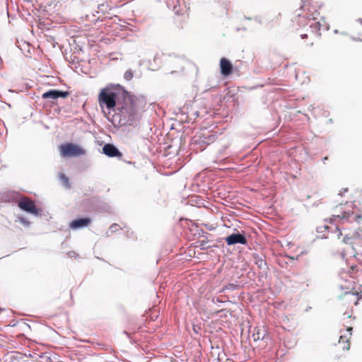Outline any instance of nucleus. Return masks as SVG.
<instances>
[{
  "mask_svg": "<svg viewBox=\"0 0 362 362\" xmlns=\"http://www.w3.org/2000/svg\"><path fill=\"white\" fill-rule=\"evenodd\" d=\"M138 98L129 94L119 84H110L102 88L98 95L101 108L106 107L109 112H114L113 122L120 127L139 125Z\"/></svg>",
  "mask_w": 362,
  "mask_h": 362,
  "instance_id": "nucleus-1",
  "label": "nucleus"
},
{
  "mask_svg": "<svg viewBox=\"0 0 362 362\" xmlns=\"http://www.w3.org/2000/svg\"><path fill=\"white\" fill-rule=\"evenodd\" d=\"M353 203L351 202L346 201L344 204L341 202L337 205L335 210L339 211L341 214L333 215V219H339L343 223H352L357 222L360 223L362 220V216L355 214L352 209Z\"/></svg>",
  "mask_w": 362,
  "mask_h": 362,
  "instance_id": "nucleus-2",
  "label": "nucleus"
},
{
  "mask_svg": "<svg viewBox=\"0 0 362 362\" xmlns=\"http://www.w3.org/2000/svg\"><path fill=\"white\" fill-rule=\"evenodd\" d=\"M60 153L63 157H77L86 154V151L76 144L71 143L62 145Z\"/></svg>",
  "mask_w": 362,
  "mask_h": 362,
  "instance_id": "nucleus-3",
  "label": "nucleus"
},
{
  "mask_svg": "<svg viewBox=\"0 0 362 362\" xmlns=\"http://www.w3.org/2000/svg\"><path fill=\"white\" fill-rule=\"evenodd\" d=\"M18 206L21 210L24 211H26L35 216L39 215V211L35 204L33 201L28 198H21L18 203Z\"/></svg>",
  "mask_w": 362,
  "mask_h": 362,
  "instance_id": "nucleus-4",
  "label": "nucleus"
},
{
  "mask_svg": "<svg viewBox=\"0 0 362 362\" xmlns=\"http://www.w3.org/2000/svg\"><path fill=\"white\" fill-rule=\"evenodd\" d=\"M69 95V91L61 90L57 89H51L45 92L42 98L43 99H53L56 100L59 98H66Z\"/></svg>",
  "mask_w": 362,
  "mask_h": 362,
  "instance_id": "nucleus-5",
  "label": "nucleus"
},
{
  "mask_svg": "<svg viewBox=\"0 0 362 362\" xmlns=\"http://www.w3.org/2000/svg\"><path fill=\"white\" fill-rule=\"evenodd\" d=\"M226 242L228 245H233L235 244H247V238L243 234H240V233H232L230 235L227 236L226 238Z\"/></svg>",
  "mask_w": 362,
  "mask_h": 362,
  "instance_id": "nucleus-6",
  "label": "nucleus"
},
{
  "mask_svg": "<svg viewBox=\"0 0 362 362\" xmlns=\"http://www.w3.org/2000/svg\"><path fill=\"white\" fill-rule=\"evenodd\" d=\"M92 222V219L89 217H81L73 220L70 224V228L73 230H78L86 228L89 226V224Z\"/></svg>",
  "mask_w": 362,
  "mask_h": 362,
  "instance_id": "nucleus-7",
  "label": "nucleus"
},
{
  "mask_svg": "<svg viewBox=\"0 0 362 362\" xmlns=\"http://www.w3.org/2000/svg\"><path fill=\"white\" fill-rule=\"evenodd\" d=\"M220 71L222 76H230L233 71V66L230 61L225 57L221 58L220 60Z\"/></svg>",
  "mask_w": 362,
  "mask_h": 362,
  "instance_id": "nucleus-8",
  "label": "nucleus"
},
{
  "mask_svg": "<svg viewBox=\"0 0 362 362\" xmlns=\"http://www.w3.org/2000/svg\"><path fill=\"white\" fill-rule=\"evenodd\" d=\"M103 153L110 158L121 157L122 153L112 144H106L103 147Z\"/></svg>",
  "mask_w": 362,
  "mask_h": 362,
  "instance_id": "nucleus-9",
  "label": "nucleus"
},
{
  "mask_svg": "<svg viewBox=\"0 0 362 362\" xmlns=\"http://www.w3.org/2000/svg\"><path fill=\"white\" fill-rule=\"evenodd\" d=\"M216 139V136L214 134H210L208 136H205L204 134L197 137H194L193 142L194 144H207L209 145L211 143H213Z\"/></svg>",
  "mask_w": 362,
  "mask_h": 362,
  "instance_id": "nucleus-10",
  "label": "nucleus"
},
{
  "mask_svg": "<svg viewBox=\"0 0 362 362\" xmlns=\"http://www.w3.org/2000/svg\"><path fill=\"white\" fill-rule=\"evenodd\" d=\"M254 263L257 266L259 269H267L268 265L264 257L259 255L257 253L252 254Z\"/></svg>",
  "mask_w": 362,
  "mask_h": 362,
  "instance_id": "nucleus-11",
  "label": "nucleus"
},
{
  "mask_svg": "<svg viewBox=\"0 0 362 362\" xmlns=\"http://www.w3.org/2000/svg\"><path fill=\"white\" fill-rule=\"evenodd\" d=\"M252 338L255 341L267 340L268 339L267 332L264 327H258L253 333Z\"/></svg>",
  "mask_w": 362,
  "mask_h": 362,
  "instance_id": "nucleus-12",
  "label": "nucleus"
},
{
  "mask_svg": "<svg viewBox=\"0 0 362 362\" xmlns=\"http://www.w3.org/2000/svg\"><path fill=\"white\" fill-rule=\"evenodd\" d=\"M316 19H317L316 17L313 16V22H312L310 25V27L313 31L317 33L321 29H322V30H328L329 29L328 25H321V21H317V22L315 21Z\"/></svg>",
  "mask_w": 362,
  "mask_h": 362,
  "instance_id": "nucleus-13",
  "label": "nucleus"
},
{
  "mask_svg": "<svg viewBox=\"0 0 362 362\" xmlns=\"http://www.w3.org/2000/svg\"><path fill=\"white\" fill-rule=\"evenodd\" d=\"M352 249L356 255H362V240H359L358 237L354 240Z\"/></svg>",
  "mask_w": 362,
  "mask_h": 362,
  "instance_id": "nucleus-14",
  "label": "nucleus"
},
{
  "mask_svg": "<svg viewBox=\"0 0 362 362\" xmlns=\"http://www.w3.org/2000/svg\"><path fill=\"white\" fill-rule=\"evenodd\" d=\"M260 270L261 271L258 273L257 278L259 282H260L262 284H264L265 280L268 276L269 268Z\"/></svg>",
  "mask_w": 362,
  "mask_h": 362,
  "instance_id": "nucleus-15",
  "label": "nucleus"
},
{
  "mask_svg": "<svg viewBox=\"0 0 362 362\" xmlns=\"http://www.w3.org/2000/svg\"><path fill=\"white\" fill-rule=\"evenodd\" d=\"M59 179L61 180L62 184L66 187H70L69 179V177L64 173H59Z\"/></svg>",
  "mask_w": 362,
  "mask_h": 362,
  "instance_id": "nucleus-16",
  "label": "nucleus"
},
{
  "mask_svg": "<svg viewBox=\"0 0 362 362\" xmlns=\"http://www.w3.org/2000/svg\"><path fill=\"white\" fill-rule=\"evenodd\" d=\"M109 6L106 4H101L98 5V11H97L98 13H102L105 14L109 13Z\"/></svg>",
  "mask_w": 362,
  "mask_h": 362,
  "instance_id": "nucleus-17",
  "label": "nucleus"
},
{
  "mask_svg": "<svg viewBox=\"0 0 362 362\" xmlns=\"http://www.w3.org/2000/svg\"><path fill=\"white\" fill-rule=\"evenodd\" d=\"M238 286L235 284H233V283H230V284H228L227 285H225L222 290L221 291V292H223L226 290H229V291H235L236 289H238Z\"/></svg>",
  "mask_w": 362,
  "mask_h": 362,
  "instance_id": "nucleus-18",
  "label": "nucleus"
},
{
  "mask_svg": "<svg viewBox=\"0 0 362 362\" xmlns=\"http://www.w3.org/2000/svg\"><path fill=\"white\" fill-rule=\"evenodd\" d=\"M357 235H354V236L353 237H349L347 235H346L343 239V242L345 243V244H350L351 245V246H353V244H354V242L352 241V240L354 238V240L356 238H357L356 237Z\"/></svg>",
  "mask_w": 362,
  "mask_h": 362,
  "instance_id": "nucleus-19",
  "label": "nucleus"
},
{
  "mask_svg": "<svg viewBox=\"0 0 362 362\" xmlns=\"http://www.w3.org/2000/svg\"><path fill=\"white\" fill-rule=\"evenodd\" d=\"M133 76H134L133 71L131 69L126 71L124 74V78L127 81L132 80Z\"/></svg>",
  "mask_w": 362,
  "mask_h": 362,
  "instance_id": "nucleus-20",
  "label": "nucleus"
},
{
  "mask_svg": "<svg viewBox=\"0 0 362 362\" xmlns=\"http://www.w3.org/2000/svg\"><path fill=\"white\" fill-rule=\"evenodd\" d=\"M119 230V226L117 223H113L110 226L109 228V231L112 233H115Z\"/></svg>",
  "mask_w": 362,
  "mask_h": 362,
  "instance_id": "nucleus-21",
  "label": "nucleus"
},
{
  "mask_svg": "<svg viewBox=\"0 0 362 362\" xmlns=\"http://www.w3.org/2000/svg\"><path fill=\"white\" fill-rule=\"evenodd\" d=\"M19 221L21 223H22L23 226L28 227L30 225V223L24 217H20Z\"/></svg>",
  "mask_w": 362,
  "mask_h": 362,
  "instance_id": "nucleus-22",
  "label": "nucleus"
},
{
  "mask_svg": "<svg viewBox=\"0 0 362 362\" xmlns=\"http://www.w3.org/2000/svg\"><path fill=\"white\" fill-rule=\"evenodd\" d=\"M349 342V339L345 337V336H341L339 339V343L341 344V343H348Z\"/></svg>",
  "mask_w": 362,
  "mask_h": 362,
  "instance_id": "nucleus-23",
  "label": "nucleus"
},
{
  "mask_svg": "<svg viewBox=\"0 0 362 362\" xmlns=\"http://www.w3.org/2000/svg\"><path fill=\"white\" fill-rule=\"evenodd\" d=\"M334 230L337 233V238L339 239L340 237L342 235V233L341 232V230H339V228L337 226L335 228Z\"/></svg>",
  "mask_w": 362,
  "mask_h": 362,
  "instance_id": "nucleus-24",
  "label": "nucleus"
},
{
  "mask_svg": "<svg viewBox=\"0 0 362 362\" xmlns=\"http://www.w3.org/2000/svg\"><path fill=\"white\" fill-rule=\"evenodd\" d=\"M348 192V188H344L342 189L339 193L338 194L339 196L341 197L343 195L344 193L345 192Z\"/></svg>",
  "mask_w": 362,
  "mask_h": 362,
  "instance_id": "nucleus-25",
  "label": "nucleus"
},
{
  "mask_svg": "<svg viewBox=\"0 0 362 362\" xmlns=\"http://www.w3.org/2000/svg\"><path fill=\"white\" fill-rule=\"evenodd\" d=\"M69 255L70 257H76V252L75 251H70L69 252Z\"/></svg>",
  "mask_w": 362,
  "mask_h": 362,
  "instance_id": "nucleus-26",
  "label": "nucleus"
},
{
  "mask_svg": "<svg viewBox=\"0 0 362 362\" xmlns=\"http://www.w3.org/2000/svg\"><path fill=\"white\" fill-rule=\"evenodd\" d=\"M173 11L176 13V14H178V11L176 10V6L175 5H173Z\"/></svg>",
  "mask_w": 362,
  "mask_h": 362,
  "instance_id": "nucleus-27",
  "label": "nucleus"
},
{
  "mask_svg": "<svg viewBox=\"0 0 362 362\" xmlns=\"http://www.w3.org/2000/svg\"><path fill=\"white\" fill-rule=\"evenodd\" d=\"M321 25H327L324 18H322Z\"/></svg>",
  "mask_w": 362,
  "mask_h": 362,
  "instance_id": "nucleus-28",
  "label": "nucleus"
},
{
  "mask_svg": "<svg viewBox=\"0 0 362 362\" xmlns=\"http://www.w3.org/2000/svg\"><path fill=\"white\" fill-rule=\"evenodd\" d=\"M349 348H350V347H349V344H348L346 346H344V347H343V349H344V350H349Z\"/></svg>",
  "mask_w": 362,
  "mask_h": 362,
  "instance_id": "nucleus-29",
  "label": "nucleus"
},
{
  "mask_svg": "<svg viewBox=\"0 0 362 362\" xmlns=\"http://www.w3.org/2000/svg\"><path fill=\"white\" fill-rule=\"evenodd\" d=\"M301 38L302 39H304V38H306L307 37V35L306 34H303L300 35Z\"/></svg>",
  "mask_w": 362,
  "mask_h": 362,
  "instance_id": "nucleus-30",
  "label": "nucleus"
},
{
  "mask_svg": "<svg viewBox=\"0 0 362 362\" xmlns=\"http://www.w3.org/2000/svg\"><path fill=\"white\" fill-rule=\"evenodd\" d=\"M167 6H168V7L169 8H171V7H172V5L170 4V2H167Z\"/></svg>",
  "mask_w": 362,
  "mask_h": 362,
  "instance_id": "nucleus-31",
  "label": "nucleus"
},
{
  "mask_svg": "<svg viewBox=\"0 0 362 362\" xmlns=\"http://www.w3.org/2000/svg\"><path fill=\"white\" fill-rule=\"evenodd\" d=\"M289 258H291V259H297L298 256H297L296 257H288Z\"/></svg>",
  "mask_w": 362,
  "mask_h": 362,
  "instance_id": "nucleus-32",
  "label": "nucleus"
},
{
  "mask_svg": "<svg viewBox=\"0 0 362 362\" xmlns=\"http://www.w3.org/2000/svg\"><path fill=\"white\" fill-rule=\"evenodd\" d=\"M346 294H347V295H351V296H354V293H351V292L346 293Z\"/></svg>",
  "mask_w": 362,
  "mask_h": 362,
  "instance_id": "nucleus-33",
  "label": "nucleus"
},
{
  "mask_svg": "<svg viewBox=\"0 0 362 362\" xmlns=\"http://www.w3.org/2000/svg\"><path fill=\"white\" fill-rule=\"evenodd\" d=\"M310 309H311V307H308V308L305 309V311H306V312H308V311H309Z\"/></svg>",
  "mask_w": 362,
  "mask_h": 362,
  "instance_id": "nucleus-34",
  "label": "nucleus"
},
{
  "mask_svg": "<svg viewBox=\"0 0 362 362\" xmlns=\"http://www.w3.org/2000/svg\"><path fill=\"white\" fill-rule=\"evenodd\" d=\"M327 157H325V158H323V162H324V163H325V161H327Z\"/></svg>",
  "mask_w": 362,
  "mask_h": 362,
  "instance_id": "nucleus-35",
  "label": "nucleus"
},
{
  "mask_svg": "<svg viewBox=\"0 0 362 362\" xmlns=\"http://www.w3.org/2000/svg\"><path fill=\"white\" fill-rule=\"evenodd\" d=\"M351 330H352V327H348V328H347V331H348V332H351Z\"/></svg>",
  "mask_w": 362,
  "mask_h": 362,
  "instance_id": "nucleus-36",
  "label": "nucleus"
},
{
  "mask_svg": "<svg viewBox=\"0 0 362 362\" xmlns=\"http://www.w3.org/2000/svg\"><path fill=\"white\" fill-rule=\"evenodd\" d=\"M325 228L326 230H329L330 228V227L327 226H325Z\"/></svg>",
  "mask_w": 362,
  "mask_h": 362,
  "instance_id": "nucleus-37",
  "label": "nucleus"
},
{
  "mask_svg": "<svg viewBox=\"0 0 362 362\" xmlns=\"http://www.w3.org/2000/svg\"><path fill=\"white\" fill-rule=\"evenodd\" d=\"M304 254H306V252H305V251H303V252H300V255H304Z\"/></svg>",
  "mask_w": 362,
  "mask_h": 362,
  "instance_id": "nucleus-38",
  "label": "nucleus"
},
{
  "mask_svg": "<svg viewBox=\"0 0 362 362\" xmlns=\"http://www.w3.org/2000/svg\"><path fill=\"white\" fill-rule=\"evenodd\" d=\"M334 32V33H338V30H335Z\"/></svg>",
  "mask_w": 362,
  "mask_h": 362,
  "instance_id": "nucleus-39",
  "label": "nucleus"
},
{
  "mask_svg": "<svg viewBox=\"0 0 362 362\" xmlns=\"http://www.w3.org/2000/svg\"><path fill=\"white\" fill-rule=\"evenodd\" d=\"M217 303H222V301L218 300L217 299Z\"/></svg>",
  "mask_w": 362,
  "mask_h": 362,
  "instance_id": "nucleus-40",
  "label": "nucleus"
},
{
  "mask_svg": "<svg viewBox=\"0 0 362 362\" xmlns=\"http://www.w3.org/2000/svg\"><path fill=\"white\" fill-rule=\"evenodd\" d=\"M296 15L300 16V13H298Z\"/></svg>",
  "mask_w": 362,
  "mask_h": 362,
  "instance_id": "nucleus-41",
  "label": "nucleus"
}]
</instances>
